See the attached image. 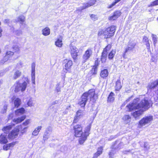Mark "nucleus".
<instances>
[{"instance_id":"obj_9","label":"nucleus","mask_w":158,"mask_h":158,"mask_svg":"<svg viewBox=\"0 0 158 158\" xmlns=\"http://www.w3.org/2000/svg\"><path fill=\"white\" fill-rule=\"evenodd\" d=\"M21 127V126L20 125L16 127L14 130L9 133L8 138L10 139H13L15 138L17 136L19 129Z\"/></svg>"},{"instance_id":"obj_32","label":"nucleus","mask_w":158,"mask_h":158,"mask_svg":"<svg viewBox=\"0 0 158 158\" xmlns=\"http://www.w3.org/2000/svg\"><path fill=\"white\" fill-rule=\"evenodd\" d=\"M114 94L111 92L108 98L107 101L108 102H111L114 101Z\"/></svg>"},{"instance_id":"obj_54","label":"nucleus","mask_w":158,"mask_h":158,"mask_svg":"<svg viewBox=\"0 0 158 158\" xmlns=\"http://www.w3.org/2000/svg\"><path fill=\"white\" fill-rule=\"evenodd\" d=\"M27 128L28 127H27L23 129L22 128V129H21V133L22 134L24 133L27 131Z\"/></svg>"},{"instance_id":"obj_55","label":"nucleus","mask_w":158,"mask_h":158,"mask_svg":"<svg viewBox=\"0 0 158 158\" xmlns=\"http://www.w3.org/2000/svg\"><path fill=\"white\" fill-rule=\"evenodd\" d=\"M90 17L91 19L94 20H95L97 19V16L94 15H91L90 16Z\"/></svg>"},{"instance_id":"obj_38","label":"nucleus","mask_w":158,"mask_h":158,"mask_svg":"<svg viewBox=\"0 0 158 158\" xmlns=\"http://www.w3.org/2000/svg\"><path fill=\"white\" fill-rule=\"evenodd\" d=\"M115 53V51L114 50H112L109 54V58L110 59H113Z\"/></svg>"},{"instance_id":"obj_19","label":"nucleus","mask_w":158,"mask_h":158,"mask_svg":"<svg viewBox=\"0 0 158 158\" xmlns=\"http://www.w3.org/2000/svg\"><path fill=\"white\" fill-rule=\"evenodd\" d=\"M14 125V124L12 123L10 125L4 127L2 129V130L4 133L7 134Z\"/></svg>"},{"instance_id":"obj_41","label":"nucleus","mask_w":158,"mask_h":158,"mask_svg":"<svg viewBox=\"0 0 158 158\" xmlns=\"http://www.w3.org/2000/svg\"><path fill=\"white\" fill-rule=\"evenodd\" d=\"M13 51L15 52L19 53L20 51V48L19 46L17 45L14 46L13 47Z\"/></svg>"},{"instance_id":"obj_6","label":"nucleus","mask_w":158,"mask_h":158,"mask_svg":"<svg viewBox=\"0 0 158 158\" xmlns=\"http://www.w3.org/2000/svg\"><path fill=\"white\" fill-rule=\"evenodd\" d=\"M91 128V125H88L85 129L84 132L80 136L79 142L80 144H82L86 140L87 137L89 135Z\"/></svg>"},{"instance_id":"obj_49","label":"nucleus","mask_w":158,"mask_h":158,"mask_svg":"<svg viewBox=\"0 0 158 158\" xmlns=\"http://www.w3.org/2000/svg\"><path fill=\"white\" fill-rule=\"evenodd\" d=\"M158 5V0H156L155 1H154V2H152L150 5L149 6H154L157 5Z\"/></svg>"},{"instance_id":"obj_10","label":"nucleus","mask_w":158,"mask_h":158,"mask_svg":"<svg viewBox=\"0 0 158 158\" xmlns=\"http://www.w3.org/2000/svg\"><path fill=\"white\" fill-rule=\"evenodd\" d=\"M65 64L64 67L63 69L64 71L66 73L69 71L73 64L72 61L70 60L65 59L64 60Z\"/></svg>"},{"instance_id":"obj_7","label":"nucleus","mask_w":158,"mask_h":158,"mask_svg":"<svg viewBox=\"0 0 158 158\" xmlns=\"http://www.w3.org/2000/svg\"><path fill=\"white\" fill-rule=\"evenodd\" d=\"M153 119V116L152 115L145 116L140 120L139 122V124L142 126L146 125H149L151 123Z\"/></svg>"},{"instance_id":"obj_16","label":"nucleus","mask_w":158,"mask_h":158,"mask_svg":"<svg viewBox=\"0 0 158 158\" xmlns=\"http://www.w3.org/2000/svg\"><path fill=\"white\" fill-rule=\"evenodd\" d=\"M35 65L33 64L31 66V81L33 83L35 84Z\"/></svg>"},{"instance_id":"obj_50","label":"nucleus","mask_w":158,"mask_h":158,"mask_svg":"<svg viewBox=\"0 0 158 158\" xmlns=\"http://www.w3.org/2000/svg\"><path fill=\"white\" fill-rule=\"evenodd\" d=\"M7 109V106L6 105H4L1 111V113L3 114L5 113Z\"/></svg>"},{"instance_id":"obj_25","label":"nucleus","mask_w":158,"mask_h":158,"mask_svg":"<svg viewBox=\"0 0 158 158\" xmlns=\"http://www.w3.org/2000/svg\"><path fill=\"white\" fill-rule=\"evenodd\" d=\"M24 109L23 108H22L20 109H18L15 111V114L17 116H19L23 114L24 113Z\"/></svg>"},{"instance_id":"obj_59","label":"nucleus","mask_w":158,"mask_h":158,"mask_svg":"<svg viewBox=\"0 0 158 158\" xmlns=\"http://www.w3.org/2000/svg\"><path fill=\"white\" fill-rule=\"evenodd\" d=\"M56 90L57 92H60V87H57L56 89Z\"/></svg>"},{"instance_id":"obj_17","label":"nucleus","mask_w":158,"mask_h":158,"mask_svg":"<svg viewBox=\"0 0 158 158\" xmlns=\"http://www.w3.org/2000/svg\"><path fill=\"white\" fill-rule=\"evenodd\" d=\"M16 143V142H13L4 145L3 147V149L5 151H7L9 150L10 148L13 147L15 145Z\"/></svg>"},{"instance_id":"obj_20","label":"nucleus","mask_w":158,"mask_h":158,"mask_svg":"<svg viewBox=\"0 0 158 158\" xmlns=\"http://www.w3.org/2000/svg\"><path fill=\"white\" fill-rule=\"evenodd\" d=\"M83 112L82 110H78L77 112L76 115L74 118V123H77V119L78 118H79L81 116L83 115Z\"/></svg>"},{"instance_id":"obj_63","label":"nucleus","mask_w":158,"mask_h":158,"mask_svg":"<svg viewBox=\"0 0 158 158\" xmlns=\"http://www.w3.org/2000/svg\"><path fill=\"white\" fill-rule=\"evenodd\" d=\"M56 101L55 102H53V103H54L53 104L56 103Z\"/></svg>"},{"instance_id":"obj_28","label":"nucleus","mask_w":158,"mask_h":158,"mask_svg":"<svg viewBox=\"0 0 158 158\" xmlns=\"http://www.w3.org/2000/svg\"><path fill=\"white\" fill-rule=\"evenodd\" d=\"M41 128L42 127L41 126H38L37 128H35L34 131L33 132L32 135L34 136L37 135Z\"/></svg>"},{"instance_id":"obj_12","label":"nucleus","mask_w":158,"mask_h":158,"mask_svg":"<svg viewBox=\"0 0 158 158\" xmlns=\"http://www.w3.org/2000/svg\"><path fill=\"white\" fill-rule=\"evenodd\" d=\"M14 55V52L10 51H7L6 54L5 56L3 58V60H2L1 62L4 63L6 61L10 58H11Z\"/></svg>"},{"instance_id":"obj_8","label":"nucleus","mask_w":158,"mask_h":158,"mask_svg":"<svg viewBox=\"0 0 158 158\" xmlns=\"http://www.w3.org/2000/svg\"><path fill=\"white\" fill-rule=\"evenodd\" d=\"M74 135L76 137H80L83 134L82 131V127L81 125H75L73 126Z\"/></svg>"},{"instance_id":"obj_15","label":"nucleus","mask_w":158,"mask_h":158,"mask_svg":"<svg viewBox=\"0 0 158 158\" xmlns=\"http://www.w3.org/2000/svg\"><path fill=\"white\" fill-rule=\"evenodd\" d=\"M96 2V0H90L89 2L84 5L82 9H81V10L85 9L93 5L94 4H95Z\"/></svg>"},{"instance_id":"obj_33","label":"nucleus","mask_w":158,"mask_h":158,"mask_svg":"<svg viewBox=\"0 0 158 158\" xmlns=\"http://www.w3.org/2000/svg\"><path fill=\"white\" fill-rule=\"evenodd\" d=\"M121 0H114V1L111 4L108 6V9H111L117 3L121 1Z\"/></svg>"},{"instance_id":"obj_57","label":"nucleus","mask_w":158,"mask_h":158,"mask_svg":"<svg viewBox=\"0 0 158 158\" xmlns=\"http://www.w3.org/2000/svg\"><path fill=\"white\" fill-rule=\"evenodd\" d=\"M143 42H145V43L149 41V40H148V38L147 37L144 36L143 38Z\"/></svg>"},{"instance_id":"obj_21","label":"nucleus","mask_w":158,"mask_h":158,"mask_svg":"<svg viewBox=\"0 0 158 158\" xmlns=\"http://www.w3.org/2000/svg\"><path fill=\"white\" fill-rule=\"evenodd\" d=\"M26 116L25 115H23L21 117H19L16 118H14L13 120V122L16 124H18L21 123L26 118Z\"/></svg>"},{"instance_id":"obj_23","label":"nucleus","mask_w":158,"mask_h":158,"mask_svg":"<svg viewBox=\"0 0 158 158\" xmlns=\"http://www.w3.org/2000/svg\"><path fill=\"white\" fill-rule=\"evenodd\" d=\"M42 34L45 36L49 35L50 34V29L48 27H45L42 31Z\"/></svg>"},{"instance_id":"obj_64","label":"nucleus","mask_w":158,"mask_h":158,"mask_svg":"<svg viewBox=\"0 0 158 158\" xmlns=\"http://www.w3.org/2000/svg\"><path fill=\"white\" fill-rule=\"evenodd\" d=\"M127 101H128V100H127L126 101V102H125L124 103H125V102H126V103H127Z\"/></svg>"},{"instance_id":"obj_22","label":"nucleus","mask_w":158,"mask_h":158,"mask_svg":"<svg viewBox=\"0 0 158 158\" xmlns=\"http://www.w3.org/2000/svg\"><path fill=\"white\" fill-rule=\"evenodd\" d=\"M103 147H100L98 148L97 152L94 154L93 158H97L101 154L102 152Z\"/></svg>"},{"instance_id":"obj_56","label":"nucleus","mask_w":158,"mask_h":158,"mask_svg":"<svg viewBox=\"0 0 158 158\" xmlns=\"http://www.w3.org/2000/svg\"><path fill=\"white\" fill-rule=\"evenodd\" d=\"M145 44L146 45L148 51L150 50V45L149 41L146 42Z\"/></svg>"},{"instance_id":"obj_37","label":"nucleus","mask_w":158,"mask_h":158,"mask_svg":"<svg viewBox=\"0 0 158 158\" xmlns=\"http://www.w3.org/2000/svg\"><path fill=\"white\" fill-rule=\"evenodd\" d=\"M25 18L23 16H20L17 19L18 21L20 23L22 24L25 20Z\"/></svg>"},{"instance_id":"obj_1","label":"nucleus","mask_w":158,"mask_h":158,"mask_svg":"<svg viewBox=\"0 0 158 158\" xmlns=\"http://www.w3.org/2000/svg\"><path fill=\"white\" fill-rule=\"evenodd\" d=\"M93 102H95L98 98L97 94H96L94 89L89 90L88 92H86L82 95L79 104L81 107H84L88 98Z\"/></svg>"},{"instance_id":"obj_47","label":"nucleus","mask_w":158,"mask_h":158,"mask_svg":"<svg viewBox=\"0 0 158 158\" xmlns=\"http://www.w3.org/2000/svg\"><path fill=\"white\" fill-rule=\"evenodd\" d=\"M117 19V18L113 14L112 16H110L108 18V19L110 21H113V20H115Z\"/></svg>"},{"instance_id":"obj_14","label":"nucleus","mask_w":158,"mask_h":158,"mask_svg":"<svg viewBox=\"0 0 158 158\" xmlns=\"http://www.w3.org/2000/svg\"><path fill=\"white\" fill-rule=\"evenodd\" d=\"M8 142L6 135L2 134L0 135V143L1 144H6Z\"/></svg>"},{"instance_id":"obj_39","label":"nucleus","mask_w":158,"mask_h":158,"mask_svg":"<svg viewBox=\"0 0 158 158\" xmlns=\"http://www.w3.org/2000/svg\"><path fill=\"white\" fill-rule=\"evenodd\" d=\"M152 36L154 44L155 45L157 42V38L156 35L153 34L152 35Z\"/></svg>"},{"instance_id":"obj_42","label":"nucleus","mask_w":158,"mask_h":158,"mask_svg":"<svg viewBox=\"0 0 158 158\" xmlns=\"http://www.w3.org/2000/svg\"><path fill=\"white\" fill-rule=\"evenodd\" d=\"M113 15L115 16L117 18H118L121 15V12L118 10H117L115 11L113 14Z\"/></svg>"},{"instance_id":"obj_48","label":"nucleus","mask_w":158,"mask_h":158,"mask_svg":"<svg viewBox=\"0 0 158 158\" xmlns=\"http://www.w3.org/2000/svg\"><path fill=\"white\" fill-rule=\"evenodd\" d=\"M144 148L145 150H148L150 148V146L147 143H144Z\"/></svg>"},{"instance_id":"obj_31","label":"nucleus","mask_w":158,"mask_h":158,"mask_svg":"<svg viewBox=\"0 0 158 158\" xmlns=\"http://www.w3.org/2000/svg\"><path fill=\"white\" fill-rule=\"evenodd\" d=\"M115 85V90H118L121 88L122 86L120 80H118L116 81Z\"/></svg>"},{"instance_id":"obj_26","label":"nucleus","mask_w":158,"mask_h":158,"mask_svg":"<svg viewBox=\"0 0 158 158\" xmlns=\"http://www.w3.org/2000/svg\"><path fill=\"white\" fill-rule=\"evenodd\" d=\"M108 73L107 69H104L101 71L100 76L102 78H105L108 75Z\"/></svg>"},{"instance_id":"obj_29","label":"nucleus","mask_w":158,"mask_h":158,"mask_svg":"<svg viewBox=\"0 0 158 158\" xmlns=\"http://www.w3.org/2000/svg\"><path fill=\"white\" fill-rule=\"evenodd\" d=\"M49 130L48 131H47L45 133L43 139L44 141H45L47 139L48 137L49 136L50 132L51 131V128H49Z\"/></svg>"},{"instance_id":"obj_62","label":"nucleus","mask_w":158,"mask_h":158,"mask_svg":"<svg viewBox=\"0 0 158 158\" xmlns=\"http://www.w3.org/2000/svg\"><path fill=\"white\" fill-rule=\"evenodd\" d=\"M15 99V97H13L12 98V100H14V99Z\"/></svg>"},{"instance_id":"obj_58","label":"nucleus","mask_w":158,"mask_h":158,"mask_svg":"<svg viewBox=\"0 0 158 158\" xmlns=\"http://www.w3.org/2000/svg\"><path fill=\"white\" fill-rule=\"evenodd\" d=\"M13 117V114L12 113H10L8 116V118L9 119H11Z\"/></svg>"},{"instance_id":"obj_40","label":"nucleus","mask_w":158,"mask_h":158,"mask_svg":"<svg viewBox=\"0 0 158 158\" xmlns=\"http://www.w3.org/2000/svg\"><path fill=\"white\" fill-rule=\"evenodd\" d=\"M98 60H96L95 62V65L94 66L93 68L92 72L94 71V73H96L97 70V67L98 65Z\"/></svg>"},{"instance_id":"obj_61","label":"nucleus","mask_w":158,"mask_h":158,"mask_svg":"<svg viewBox=\"0 0 158 158\" xmlns=\"http://www.w3.org/2000/svg\"><path fill=\"white\" fill-rule=\"evenodd\" d=\"M2 30L1 28L0 29V37L2 35Z\"/></svg>"},{"instance_id":"obj_5","label":"nucleus","mask_w":158,"mask_h":158,"mask_svg":"<svg viewBox=\"0 0 158 158\" xmlns=\"http://www.w3.org/2000/svg\"><path fill=\"white\" fill-rule=\"evenodd\" d=\"M29 83V81L27 78L26 79L25 81L22 84L20 83L19 82H17L16 84H15L14 90L15 92H17L20 90L22 92L25 91L27 85Z\"/></svg>"},{"instance_id":"obj_3","label":"nucleus","mask_w":158,"mask_h":158,"mask_svg":"<svg viewBox=\"0 0 158 158\" xmlns=\"http://www.w3.org/2000/svg\"><path fill=\"white\" fill-rule=\"evenodd\" d=\"M116 30V27L111 26L105 29L101 30L98 32L99 36L103 35L105 38H109L114 35Z\"/></svg>"},{"instance_id":"obj_35","label":"nucleus","mask_w":158,"mask_h":158,"mask_svg":"<svg viewBox=\"0 0 158 158\" xmlns=\"http://www.w3.org/2000/svg\"><path fill=\"white\" fill-rule=\"evenodd\" d=\"M56 45L59 47H60L62 46V39L60 38L58 39L55 42Z\"/></svg>"},{"instance_id":"obj_36","label":"nucleus","mask_w":158,"mask_h":158,"mask_svg":"<svg viewBox=\"0 0 158 158\" xmlns=\"http://www.w3.org/2000/svg\"><path fill=\"white\" fill-rule=\"evenodd\" d=\"M71 56L74 60L77 59L78 56L77 51L70 52Z\"/></svg>"},{"instance_id":"obj_51","label":"nucleus","mask_w":158,"mask_h":158,"mask_svg":"<svg viewBox=\"0 0 158 158\" xmlns=\"http://www.w3.org/2000/svg\"><path fill=\"white\" fill-rule=\"evenodd\" d=\"M28 106H31L33 105L34 104L31 98H30L28 102H27V103Z\"/></svg>"},{"instance_id":"obj_45","label":"nucleus","mask_w":158,"mask_h":158,"mask_svg":"<svg viewBox=\"0 0 158 158\" xmlns=\"http://www.w3.org/2000/svg\"><path fill=\"white\" fill-rule=\"evenodd\" d=\"M111 46L110 45H108L103 50V52L107 53V51H109L110 49Z\"/></svg>"},{"instance_id":"obj_34","label":"nucleus","mask_w":158,"mask_h":158,"mask_svg":"<svg viewBox=\"0 0 158 158\" xmlns=\"http://www.w3.org/2000/svg\"><path fill=\"white\" fill-rule=\"evenodd\" d=\"M123 119L125 123H128L130 121L131 117L129 115H125L123 117Z\"/></svg>"},{"instance_id":"obj_43","label":"nucleus","mask_w":158,"mask_h":158,"mask_svg":"<svg viewBox=\"0 0 158 158\" xmlns=\"http://www.w3.org/2000/svg\"><path fill=\"white\" fill-rule=\"evenodd\" d=\"M116 145H117V141H116L115 143H114V145H113L112 147L113 149H117L118 148H119L120 147L121 145V143H119L118 144V147H117L116 146Z\"/></svg>"},{"instance_id":"obj_52","label":"nucleus","mask_w":158,"mask_h":158,"mask_svg":"<svg viewBox=\"0 0 158 158\" xmlns=\"http://www.w3.org/2000/svg\"><path fill=\"white\" fill-rule=\"evenodd\" d=\"M15 34L17 35H20L22 34V31L20 30H17L15 31Z\"/></svg>"},{"instance_id":"obj_27","label":"nucleus","mask_w":158,"mask_h":158,"mask_svg":"<svg viewBox=\"0 0 158 158\" xmlns=\"http://www.w3.org/2000/svg\"><path fill=\"white\" fill-rule=\"evenodd\" d=\"M22 74L21 72L19 70H16L14 73L13 76V78L14 79H16L19 77Z\"/></svg>"},{"instance_id":"obj_4","label":"nucleus","mask_w":158,"mask_h":158,"mask_svg":"<svg viewBox=\"0 0 158 158\" xmlns=\"http://www.w3.org/2000/svg\"><path fill=\"white\" fill-rule=\"evenodd\" d=\"M152 106L151 102L149 101L147 98H145L139 103V115L148 110Z\"/></svg>"},{"instance_id":"obj_44","label":"nucleus","mask_w":158,"mask_h":158,"mask_svg":"<svg viewBox=\"0 0 158 158\" xmlns=\"http://www.w3.org/2000/svg\"><path fill=\"white\" fill-rule=\"evenodd\" d=\"M70 52L77 51L78 49L75 46H73L71 45L70 46Z\"/></svg>"},{"instance_id":"obj_2","label":"nucleus","mask_w":158,"mask_h":158,"mask_svg":"<svg viewBox=\"0 0 158 158\" xmlns=\"http://www.w3.org/2000/svg\"><path fill=\"white\" fill-rule=\"evenodd\" d=\"M127 111H133L132 114L135 119H137L138 116V99H134L132 103H129L126 107Z\"/></svg>"},{"instance_id":"obj_18","label":"nucleus","mask_w":158,"mask_h":158,"mask_svg":"<svg viewBox=\"0 0 158 158\" xmlns=\"http://www.w3.org/2000/svg\"><path fill=\"white\" fill-rule=\"evenodd\" d=\"M135 45V42L130 41L128 45V48H126L125 51V53H126L128 52V51L131 50L133 48Z\"/></svg>"},{"instance_id":"obj_13","label":"nucleus","mask_w":158,"mask_h":158,"mask_svg":"<svg viewBox=\"0 0 158 158\" xmlns=\"http://www.w3.org/2000/svg\"><path fill=\"white\" fill-rule=\"evenodd\" d=\"M158 85V79L149 83L147 87L148 89H154Z\"/></svg>"},{"instance_id":"obj_46","label":"nucleus","mask_w":158,"mask_h":158,"mask_svg":"<svg viewBox=\"0 0 158 158\" xmlns=\"http://www.w3.org/2000/svg\"><path fill=\"white\" fill-rule=\"evenodd\" d=\"M31 122V121L30 119H27L23 123V125L25 126H27Z\"/></svg>"},{"instance_id":"obj_24","label":"nucleus","mask_w":158,"mask_h":158,"mask_svg":"<svg viewBox=\"0 0 158 158\" xmlns=\"http://www.w3.org/2000/svg\"><path fill=\"white\" fill-rule=\"evenodd\" d=\"M107 53L105 52H102L101 59L102 63H103L106 62L107 58Z\"/></svg>"},{"instance_id":"obj_30","label":"nucleus","mask_w":158,"mask_h":158,"mask_svg":"<svg viewBox=\"0 0 158 158\" xmlns=\"http://www.w3.org/2000/svg\"><path fill=\"white\" fill-rule=\"evenodd\" d=\"M21 103V100L18 98H16L14 101V104L15 107H18Z\"/></svg>"},{"instance_id":"obj_11","label":"nucleus","mask_w":158,"mask_h":158,"mask_svg":"<svg viewBox=\"0 0 158 158\" xmlns=\"http://www.w3.org/2000/svg\"><path fill=\"white\" fill-rule=\"evenodd\" d=\"M92 54V51L90 49H88L85 52L83 56V60L85 62L88 60Z\"/></svg>"},{"instance_id":"obj_60","label":"nucleus","mask_w":158,"mask_h":158,"mask_svg":"<svg viewBox=\"0 0 158 158\" xmlns=\"http://www.w3.org/2000/svg\"><path fill=\"white\" fill-rule=\"evenodd\" d=\"M4 22L5 23H8L9 22V20L8 19H6L4 20Z\"/></svg>"},{"instance_id":"obj_53","label":"nucleus","mask_w":158,"mask_h":158,"mask_svg":"<svg viewBox=\"0 0 158 158\" xmlns=\"http://www.w3.org/2000/svg\"><path fill=\"white\" fill-rule=\"evenodd\" d=\"M115 152H114L113 150H112L109 154V156L110 158H113Z\"/></svg>"}]
</instances>
